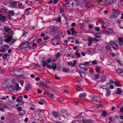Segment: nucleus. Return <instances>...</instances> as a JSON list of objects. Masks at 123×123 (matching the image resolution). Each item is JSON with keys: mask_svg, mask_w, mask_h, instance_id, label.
Masks as SVG:
<instances>
[{"mask_svg": "<svg viewBox=\"0 0 123 123\" xmlns=\"http://www.w3.org/2000/svg\"><path fill=\"white\" fill-rule=\"evenodd\" d=\"M4 29L6 32H7V33L6 35H7V37L10 36L12 37L13 33V31L11 30L10 28L8 26L4 27Z\"/></svg>", "mask_w": 123, "mask_h": 123, "instance_id": "nucleus-1", "label": "nucleus"}, {"mask_svg": "<svg viewBox=\"0 0 123 123\" xmlns=\"http://www.w3.org/2000/svg\"><path fill=\"white\" fill-rule=\"evenodd\" d=\"M120 14L119 12L117 11H114L112 12L109 18L111 19H113L114 18H116L117 16Z\"/></svg>", "mask_w": 123, "mask_h": 123, "instance_id": "nucleus-2", "label": "nucleus"}, {"mask_svg": "<svg viewBox=\"0 0 123 123\" xmlns=\"http://www.w3.org/2000/svg\"><path fill=\"white\" fill-rule=\"evenodd\" d=\"M117 2L116 0H106L105 1V4L106 6L110 5H112L116 3Z\"/></svg>", "mask_w": 123, "mask_h": 123, "instance_id": "nucleus-3", "label": "nucleus"}, {"mask_svg": "<svg viewBox=\"0 0 123 123\" xmlns=\"http://www.w3.org/2000/svg\"><path fill=\"white\" fill-rule=\"evenodd\" d=\"M30 43L29 41L25 42L23 43L19 47V48L21 49H23L27 48L29 45Z\"/></svg>", "mask_w": 123, "mask_h": 123, "instance_id": "nucleus-4", "label": "nucleus"}, {"mask_svg": "<svg viewBox=\"0 0 123 123\" xmlns=\"http://www.w3.org/2000/svg\"><path fill=\"white\" fill-rule=\"evenodd\" d=\"M22 96H19L17 97L16 100V101L22 106L24 105V102L22 100Z\"/></svg>", "mask_w": 123, "mask_h": 123, "instance_id": "nucleus-5", "label": "nucleus"}, {"mask_svg": "<svg viewBox=\"0 0 123 123\" xmlns=\"http://www.w3.org/2000/svg\"><path fill=\"white\" fill-rule=\"evenodd\" d=\"M110 44L113 46L116 50L118 49V45L117 43L115 42L112 41L110 42Z\"/></svg>", "mask_w": 123, "mask_h": 123, "instance_id": "nucleus-6", "label": "nucleus"}, {"mask_svg": "<svg viewBox=\"0 0 123 123\" xmlns=\"http://www.w3.org/2000/svg\"><path fill=\"white\" fill-rule=\"evenodd\" d=\"M6 17L5 16H4L0 14V21L2 22H5L6 21Z\"/></svg>", "mask_w": 123, "mask_h": 123, "instance_id": "nucleus-7", "label": "nucleus"}, {"mask_svg": "<svg viewBox=\"0 0 123 123\" xmlns=\"http://www.w3.org/2000/svg\"><path fill=\"white\" fill-rule=\"evenodd\" d=\"M5 37L6 39H4V41L7 43H8L10 42L11 39L13 38L12 36V37H11V36H10L7 37V35H6Z\"/></svg>", "mask_w": 123, "mask_h": 123, "instance_id": "nucleus-8", "label": "nucleus"}, {"mask_svg": "<svg viewBox=\"0 0 123 123\" xmlns=\"http://www.w3.org/2000/svg\"><path fill=\"white\" fill-rule=\"evenodd\" d=\"M59 37H58L55 39H54L52 42V43L53 45H55L59 40Z\"/></svg>", "mask_w": 123, "mask_h": 123, "instance_id": "nucleus-9", "label": "nucleus"}, {"mask_svg": "<svg viewBox=\"0 0 123 123\" xmlns=\"http://www.w3.org/2000/svg\"><path fill=\"white\" fill-rule=\"evenodd\" d=\"M70 29L71 31V35L75 36L77 34V32L76 31L75 29L73 27L70 28Z\"/></svg>", "mask_w": 123, "mask_h": 123, "instance_id": "nucleus-10", "label": "nucleus"}, {"mask_svg": "<svg viewBox=\"0 0 123 123\" xmlns=\"http://www.w3.org/2000/svg\"><path fill=\"white\" fill-rule=\"evenodd\" d=\"M17 1H14L11 2L10 5V6L12 8H16L17 6Z\"/></svg>", "mask_w": 123, "mask_h": 123, "instance_id": "nucleus-11", "label": "nucleus"}, {"mask_svg": "<svg viewBox=\"0 0 123 123\" xmlns=\"http://www.w3.org/2000/svg\"><path fill=\"white\" fill-rule=\"evenodd\" d=\"M15 89V88L14 87V86L12 85L10 86L8 88V90L10 92H13Z\"/></svg>", "mask_w": 123, "mask_h": 123, "instance_id": "nucleus-12", "label": "nucleus"}, {"mask_svg": "<svg viewBox=\"0 0 123 123\" xmlns=\"http://www.w3.org/2000/svg\"><path fill=\"white\" fill-rule=\"evenodd\" d=\"M58 28L59 27H58L56 26L54 28H51L49 29V31L51 32H54L58 29Z\"/></svg>", "mask_w": 123, "mask_h": 123, "instance_id": "nucleus-13", "label": "nucleus"}, {"mask_svg": "<svg viewBox=\"0 0 123 123\" xmlns=\"http://www.w3.org/2000/svg\"><path fill=\"white\" fill-rule=\"evenodd\" d=\"M77 72L79 73L80 76L81 78H84L85 77L86 74L85 73L82 72H80L79 71H78Z\"/></svg>", "mask_w": 123, "mask_h": 123, "instance_id": "nucleus-14", "label": "nucleus"}, {"mask_svg": "<svg viewBox=\"0 0 123 123\" xmlns=\"http://www.w3.org/2000/svg\"><path fill=\"white\" fill-rule=\"evenodd\" d=\"M82 121L83 123H90L92 122V120L90 119H82Z\"/></svg>", "mask_w": 123, "mask_h": 123, "instance_id": "nucleus-15", "label": "nucleus"}, {"mask_svg": "<svg viewBox=\"0 0 123 123\" xmlns=\"http://www.w3.org/2000/svg\"><path fill=\"white\" fill-rule=\"evenodd\" d=\"M7 12H8L10 15L11 16H14L15 14L14 11L13 10H9Z\"/></svg>", "mask_w": 123, "mask_h": 123, "instance_id": "nucleus-16", "label": "nucleus"}, {"mask_svg": "<svg viewBox=\"0 0 123 123\" xmlns=\"http://www.w3.org/2000/svg\"><path fill=\"white\" fill-rule=\"evenodd\" d=\"M7 81V80L6 81H5V82L2 84V86L3 88H7L8 85L7 83L6 82Z\"/></svg>", "mask_w": 123, "mask_h": 123, "instance_id": "nucleus-17", "label": "nucleus"}, {"mask_svg": "<svg viewBox=\"0 0 123 123\" xmlns=\"http://www.w3.org/2000/svg\"><path fill=\"white\" fill-rule=\"evenodd\" d=\"M118 40L119 41V44L120 45H122L123 44V38L119 37L118 38Z\"/></svg>", "mask_w": 123, "mask_h": 123, "instance_id": "nucleus-18", "label": "nucleus"}, {"mask_svg": "<svg viewBox=\"0 0 123 123\" xmlns=\"http://www.w3.org/2000/svg\"><path fill=\"white\" fill-rule=\"evenodd\" d=\"M116 71L117 73L119 74H120L123 73V70L120 68L117 69Z\"/></svg>", "mask_w": 123, "mask_h": 123, "instance_id": "nucleus-19", "label": "nucleus"}, {"mask_svg": "<svg viewBox=\"0 0 123 123\" xmlns=\"http://www.w3.org/2000/svg\"><path fill=\"white\" fill-rule=\"evenodd\" d=\"M36 37L35 36H33L29 40V41H31V43H32L34 42L36 39Z\"/></svg>", "mask_w": 123, "mask_h": 123, "instance_id": "nucleus-20", "label": "nucleus"}, {"mask_svg": "<svg viewBox=\"0 0 123 123\" xmlns=\"http://www.w3.org/2000/svg\"><path fill=\"white\" fill-rule=\"evenodd\" d=\"M109 88H108V89H106V92L105 94V95L106 97H109L110 95L111 92L109 90Z\"/></svg>", "mask_w": 123, "mask_h": 123, "instance_id": "nucleus-21", "label": "nucleus"}, {"mask_svg": "<svg viewBox=\"0 0 123 123\" xmlns=\"http://www.w3.org/2000/svg\"><path fill=\"white\" fill-rule=\"evenodd\" d=\"M107 32L108 34H112L113 33H115L113 30L111 28H109L108 29Z\"/></svg>", "mask_w": 123, "mask_h": 123, "instance_id": "nucleus-22", "label": "nucleus"}, {"mask_svg": "<svg viewBox=\"0 0 123 123\" xmlns=\"http://www.w3.org/2000/svg\"><path fill=\"white\" fill-rule=\"evenodd\" d=\"M117 92H116V94H120L122 92V91L121 89L120 88H118L117 89Z\"/></svg>", "mask_w": 123, "mask_h": 123, "instance_id": "nucleus-23", "label": "nucleus"}, {"mask_svg": "<svg viewBox=\"0 0 123 123\" xmlns=\"http://www.w3.org/2000/svg\"><path fill=\"white\" fill-rule=\"evenodd\" d=\"M26 111L24 110H23L22 111L19 112V115L21 116H23L25 113Z\"/></svg>", "mask_w": 123, "mask_h": 123, "instance_id": "nucleus-24", "label": "nucleus"}, {"mask_svg": "<svg viewBox=\"0 0 123 123\" xmlns=\"http://www.w3.org/2000/svg\"><path fill=\"white\" fill-rule=\"evenodd\" d=\"M53 115L55 117H58L59 116V114L57 112L53 111L52 112Z\"/></svg>", "mask_w": 123, "mask_h": 123, "instance_id": "nucleus-25", "label": "nucleus"}, {"mask_svg": "<svg viewBox=\"0 0 123 123\" xmlns=\"http://www.w3.org/2000/svg\"><path fill=\"white\" fill-rule=\"evenodd\" d=\"M114 84L115 85L117 86L118 87L121 86H122L121 84L116 81L114 82Z\"/></svg>", "mask_w": 123, "mask_h": 123, "instance_id": "nucleus-26", "label": "nucleus"}, {"mask_svg": "<svg viewBox=\"0 0 123 123\" xmlns=\"http://www.w3.org/2000/svg\"><path fill=\"white\" fill-rule=\"evenodd\" d=\"M75 55L77 57H80L81 56L80 54L77 52V50H76L75 52Z\"/></svg>", "mask_w": 123, "mask_h": 123, "instance_id": "nucleus-27", "label": "nucleus"}, {"mask_svg": "<svg viewBox=\"0 0 123 123\" xmlns=\"http://www.w3.org/2000/svg\"><path fill=\"white\" fill-rule=\"evenodd\" d=\"M42 66H43V67L47 65V64H48L47 62L44 61H42Z\"/></svg>", "mask_w": 123, "mask_h": 123, "instance_id": "nucleus-28", "label": "nucleus"}, {"mask_svg": "<svg viewBox=\"0 0 123 123\" xmlns=\"http://www.w3.org/2000/svg\"><path fill=\"white\" fill-rule=\"evenodd\" d=\"M86 95L85 93H83L82 94H80L79 95V97L81 98H82V97L85 98L86 96Z\"/></svg>", "mask_w": 123, "mask_h": 123, "instance_id": "nucleus-29", "label": "nucleus"}, {"mask_svg": "<svg viewBox=\"0 0 123 123\" xmlns=\"http://www.w3.org/2000/svg\"><path fill=\"white\" fill-rule=\"evenodd\" d=\"M94 36L96 38H98L100 36V34L99 33H95Z\"/></svg>", "mask_w": 123, "mask_h": 123, "instance_id": "nucleus-30", "label": "nucleus"}, {"mask_svg": "<svg viewBox=\"0 0 123 123\" xmlns=\"http://www.w3.org/2000/svg\"><path fill=\"white\" fill-rule=\"evenodd\" d=\"M62 70L63 71L68 73L69 72V69H67L65 68H63Z\"/></svg>", "mask_w": 123, "mask_h": 123, "instance_id": "nucleus-31", "label": "nucleus"}, {"mask_svg": "<svg viewBox=\"0 0 123 123\" xmlns=\"http://www.w3.org/2000/svg\"><path fill=\"white\" fill-rule=\"evenodd\" d=\"M79 67L81 68H84L85 67V66L84 64L80 63L79 65Z\"/></svg>", "mask_w": 123, "mask_h": 123, "instance_id": "nucleus-32", "label": "nucleus"}, {"mask_svg": "<svg viewBox=\"0 0 123 123\" xmlns=\"http://www.w3.org/2000/svg\"><path fill=\"white\" fill-rule=\"evenodd\" d=\"M31 87V85L30 84H29L26 87L25 90L26 91L28 90Z\"/></svg>", "mask_w": 123, "mask_h": 123, "instance_id": "nucleus-33", "label": "nucleus"}, {"mask_svg": "<svg viewBox=\"0 0 123 123\" xmlns=\"http://www.w3.org/2000/svg\"><path fill=\"white\" fill-rule=\"evenodd\" d=\"M18 6L20 8L22 9L24 7V6L22 5V3H20L18 4Z\"/></svg>", "mask_w": 123, "mask_h": 123, "instance_id": "nucleus-34", "label": "nucleus"}, {"mask_svg": "<svg viewBox=\"0 0 123 123\" xmlns=\"http://www.w3.org/2000/svg\"><path fill=\"white\" fill-rule=\"evenodd\" d=\"M61 55L60 53L59 52H57L55 55V57L56 58L59 57Z\"/></svg>", "mask_w": 123, "mask_h": 123, "instance_id": "nucleus-35", "label": "nucleus"}, {"mask_svg": "<svg viewBox=\"0 0 123 123\" xmlns=\"http://www.w3.org/2000/svg\"><path fill=\"white\" fill-rule=\"evenodd\" d=\"M56 21L58 22H60L61 21V18L58 17L56 19Z\"/></svg>", "mask_w": 123, "mask_h": 123, "instance_id": "nucleus-36", "label": "nucleus"}, {"mask_svg": "<svg viewBox=\"0 0 123 123\" xmlns=\"http://www.w3.org/2000/svg\"><path fill=\"white\" fill-rule=\"evenodd\" d=\"M102 114L103 116L105 117H106L107 116H106V115H107V114L105 111H104L102 113Z\"/></svg>", "mask_w": 123, "mask_h": 123, "instance_id": "nucleus-37", "label": "nucleus"}, {"mask_svg": "<svg viewBox=\"0 0 123 123\" xmlns=\"http://www.w3.org/2000/svg\"><path fill=\"white\" fill-rule=\"evenodd\" d=\"M106 80L105 77V76H103L102 77V79L101 80L102 82H103Z\"/></svg>", "mask_w": 123, "mask_h": 123, "instance_id": "nucleus-38", "label": "nucleus"}, {"mask_svg": "<svg viewBox=\"0 0 123 123\" xmlns=\"http://www.w3.org/2000/svg\"><path fill=\"white\" fill-rule=\"evenodd\" d=\"M2 107L4 108H8V107L6 104H2Z\"/></svg>", "mask_w": 123, "mask_h": 123, "instance_id": "nucleus-39", "label": "nucleus"}, {"mask_svg": "<svg viewBox=\"0 0 123 123\" xmlns=\"http://www.w3.org/2000/svg\"><path fill=\"white\" fill-rule=\"evenodd\" d=\"M14 87L15 88V89L17 90L19 88V86L18 84L17 83L15 85V86H14Z\"/></svg>", "mask_w": 123, "mask_h": 123, "instance_id": "nucleus-40", "label": "nucleus"}, {"mask_svg": "<svg viewBox=\"0 0 123 123\" xmlns=\"http://www.w3.org/2000/svg\"><path fill=\"white\" fill-rule=\"evenodd\" d=\"M62 17H63L65 19V20L66 21L67 20V18L66 17V15L64 13L62 14Z\"/></svg>", "mask_w": 123, "mask_h": 123, "instance_id": "nucleus-41", "label": "nucleus"}, {"mask_svg": "<svg viewBox=\"0 0 123 123\" xmlns=\"http://www.w3.org/2000/svg\"><path fill=\"white\" fill-rule=\"evenodd\" d=\"M48 89L52 92H55L54 89L52 88H50V87H49V88H48Z\"/></svg>", "mask_w": 123, "mask_h": 123, "instance_id": "nucleus-42", "label": "nucleus"}, {"mask_svg": "<svg viewBox=\"0 0 123 123\" xmlns=\"http://www.w3.org/2000/svg\"><path fill=\"white\" fill-rule=\"evenodd\" d=\"M67 64H68V65H69L70 66L74 67V64H73V63L71 62H69L68 63H67Z\"/></svg>", "mask_w": 123, "mask_h": 123, "instance_id": "nucleus-43", "label": "nucleus"}, {"mask_svg": "<svg viewBox=\"0 0 123 123\" xmlns=\"http://www.w3.org/2000/svg\"><path fill=\"white\" fill-rule=\"evenodd\" d=\"M93 41L95 42H97L100 41V39H97L96 38H93Z\"/></svg>", "mask_w": 123, "mask_h": 123, "instance_id": "nucleus-44", "label": "nucleus"}, {"mask_svg": "<svg viewBox=\"0 0 123 123\" xmlns=\"http://www.w3.org/2000/svg\"><path fill=\"white\" fill-rule=\"evenodd\" d=\"M2 49H0V52H4L6 50V49L4 48H2Z\"/></svg>", "mask_w": 123, "mask_h": 123, "instance_id": "nucleus-45", "label": "nucleus"}, {"mask_svg": "<svg viewBox=\"0 0 123 123\" xmlns=\"http://www.w3.org/2000/svg\"><path fill=\"white\" fill-rule=\"evenodd\" d=\"M51 65L52 66V67L53 68H54V69H56V68L57 65L56 64L53 63Z\"/></svg>", "mask_w": 123, "mask_h": 123, "instance_id": "nucleus-46", "label": "nucleus"}, {"mask_svg": "<svg viewBox=\"0 0 123 123\" xmlns=\"http://www.w3.org/2000/svg\"><path fill=\"white\" fill-rule=\"evenodd\" d=\"M7 54H5L3 55V59H5L6 58Z\"/></svg>", "mask_w": 123, "mask_h": 123, "instance_id": "nucleus-47", "label": "nucleus"}, {"mask_svg": "<svg viewBox=\"0 0 123 123\" xmlns=\"http://www.w3.org/2000/svg\"><path fill=\"white\" fill-rule=\"evenodd\" d=\"M47 68L49 69H52L53 68L52 67V66L50 65H48L47 66Z\"/></svg>", "mask_w": 123, "mask_h": 123, "instance_id": "nucleus-48", "label": "nucleus"}, {"mask_svg": "<svg viewBox=\"0 0 123 123\" xmlns=\"http://www.w3.org/2000/svg\"><path fill=\"white\" fill-rule=\"evenodd\" d=\"M65 7L68 9H70L71 8L70 5L68 4H65Z\"/></svg>", "mask_w": 123, "mask_h": 123, "instance_id": "nucleus-49", "label": "nucleus"}, {"mask_svg": "<svg viewBox=\"0 0 123 123\" xmlns=\"http://www.w3.org/2000/svg\"><path fill=\"white\" fill-rule=\"evenodd\" d=\"M95 29L98 31H100V29L98 27H95Z\"/></svg>", "mask_w": 123, "mask_h": 123, "instance_id": "nucleus-50", "label": "nucleus"}, {"mask_svg": "<svg viewBox=\"0 0 123 123\" xmlns=\"http://www.w3.org/2000/svg\"><path fill=\"white\" fill-rule=\"evenodd\" d=\"M28 34V32H24L22 34V36L25 37L26 35L27 34Z\"/></svg>", "mask_w": 123, "mask_h": 123, "instance_id": "nucleus-51", "label": "nucleus"}, {"mask_svg": "<svg viewBox=\"0 0 123 123\" xmlns=\"http://www.w3.org/2000/svg\"><path fill=\"white\" fill-rule=\"evenodd\" d=\"M112 117H109L108 119L109 120H110V121L109 122V123H111V122H112Z\"/></svg>", "mask_w": 123, "mask_h": 123, "instance_id": "nucleus-52", "label": "nucleus"}, {"mask_svg": "<svg viewBox=\"0 0 123 123\" xmlns=\"http://www.w3.org/2000/svg\"><path fill=\"white\" fill-rule=\"evenodd\" d=\"M114 83V81L112 80H111L110 81V82L107 83V84H109V85H111V84H113Z\"/></svg>", "mask_w": 123, "mask_h": 123, "instance_id": "nucleus-53", "label": "nucleus"}, {"mask_svg": "<svg viewBox=\"0 0 123 123\" xmlns=\"http://www.w3.org/2000/svg\"><path fill=\"white\" fill-rule=\"evenodd\" d=\"M98 98L97 96H96L94 97L93 98V100L94 101H96L97 102H98V101L97 100V99Z\"/></svg>", "mask_w": 123, "mask_h": 123, "instance_id": "nucleus-54", "label": "nucleus"}, {"mask_svg": "<svg viewBox=\"0 0 123 123\" xmlns=\"http://www.w3.org/2000/svg\"><path fill=\"white\" fill-rule=\"evenodd\" d=\"M37 44L36 43H33L32 44V46L33 47V49H34L36 48V47H34V46H37Z\"/></svg>", "mask_w": 123, "mask_h": 123, "instance_id": "nucleus-55", "label": "nucleus"}, {"mask_svg": "<svg viewBox=\"0 0 123 123\" xmlns=\"http://www.w3.org/2000/svg\"><path fill=\"white\" fill-rule=\"evenodd\" d=\"M42 41V39L41 38H39L37 40V43L38 44H39L40 43V41Z\"/></svg>", "mask_w": 123, "mask_h": 123, "instance_id": "nucleus-56", "label": "nucleus"}, {"mask_svg": "<svg viewBox=\"0 0 123 123\" xmlns=\"http://www.w3.org/2000/svg\"><path fill=\"white\" fill-rule=\"evenodd\" d=\"M55 97V96H54V95L52 93L50 95V97L52 99H53Z\"/></svg>", "mask_w": 123, "mask_h": 123, "instance_id": "nucleus-57", "label": "nucleus"}, {"mask_svg": "<svg viewBox=\"0 0 123 123\" xmlns=\"http://www.w3.org/2000/svg\"><path fill=\"white\" fill-rule=\"evenodd\" d=\"M111 48V47L109 45H106L105 47V48L107 50Z\"/></svg>", "mask_w": 123, "mask_h": 123, "instance_id": "nucleus-58", "label": "nucleus"}, {"mask_svg": "<svg viewBox=\"0 0 123 123\" xmlns=\"http://www.w3.org/2000/svg\"><path fill=\"white\" fill-rule=\"evenodd\" d=\"M3 42V40L1 37H0V45Z\"/></svg>", "mask_w": 123, "mask_h": 123, "instance_id": "nucleus-59", "label": "nucleus"}, {"mask_svg": "<svg viewBox=\"0 0 123 123\" xmlns=\"http://www.w3.org/2000/svg\"><path fill=\"white\" fill-rule=\"evenodd\" d=\"M57 33H58V32H56L52 34V35L53 37H55L57 35Z\"/></svg>", "mask_w": 123, "mask_h": 123, "instance_id": "nucleus-60", "label": "nucleus"}, {"mask_svg": "<svg viewBox=\"0 0 123 123\" xmlns=\"http://www.w3.org/2000/svg\"><path fill=\"white\" fill-rule=\"evenodd\" d=\"M88 40L89 42H92V40L91 38L89 37L88 38Z\"/></svg>", "mask_w": 123, "mask_h": 123, "instance_id": "nucleus-61", "label": "nucleus"}, {"mask_svg": "<svg viewBox=\"0 0 123 123\" xmlns=\"http://www.w3.org/2000/svg\"><path fill=\"white\" fill-rule=\"evenodd\" d=\"M7 18L10 20H12V18H11L10 15H8L7 17Z\"/></svg>", "mask_w": 123, "mask_h": 123, "instance_id": "nucleus-62", "label": "nucleus"}, {"mask_svg": "<svg viewBox=\"0 0 123 123\" xmlns=\"http://www.w3.org/2000/svg\"><path fill=\"white\" fill-rule=\"evenodd\" d=\"M11 43L12 44H13L14 43V42L16 41V40H15L13 39H11Z\"/></svg>", "mask_w": 123, "mask_h": 123, "instance_id": "nucleus-63", "label": "nucleus"}, {"mask_svg": "<svg viewBox=\"0 0 123 123\" xmlns=\"http://www.w3.org/2000/svg\"><path fill=\"white\" fill-rule=\"evenodd\" d=\"M17 109L19 112L22 110V108L21 107H18L17 108Z\"/></svg>", "mask_w": 123, "mask_h": 123, "instance_id": "nucleus-64", "label": "nucleus"}]
</instances>
